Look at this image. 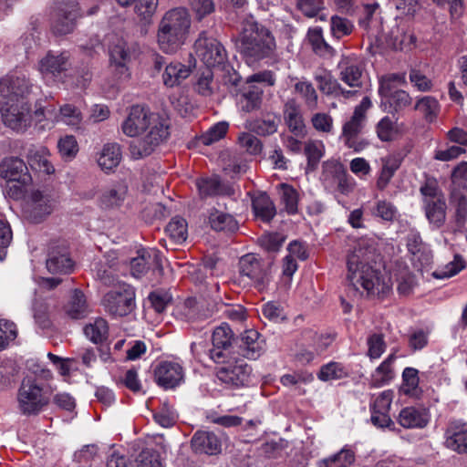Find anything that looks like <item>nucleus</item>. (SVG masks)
<instances>
[{"label":"nucleus","instance_id":"obj_1","mask_svg":"<svg viewBox=\"0 0 467 467\" xmlns=\"http://www.w3.org/2000/svg\"><path fill=\"white\" fill-rule=\"evenodd\" d=\"M121 128L123 133L129 137L142 135L130 144V152L134 160L150 155L170 134L169 120L157 113L150 112L140 105L131 107Z\"/></svg>","mask_w":467,"mask_h":467},{"label":"nucleus","instance_id":"obj_2","mask_svg":"<svg viewBox=\"0 0 467 467\" xmlns=\"http://www.w3.org/2000/svg\"><path fill=\"white\" fill-rule=\"evenodd\" d=\"M375 251L370 240L356 241L347 257L348 279L357 291L363 288L368 295L384 297L391 292L392 282L389 275L381 274L369 265Z\"/></svg>","mask_w":467,"mask_h":467},{"label":"nucleus","instance_id":"obj_3","mask_svg":"<svg viewBox=\"0 0 467 467\" xmlns=\"http://www.w3.org/2000/svg\"><path fill=\"white\" fill-rule=\"evenodd\" d=\"M275 41L271 32L253 17L243 23L239 49L248 64H254L273 55Z\"/></svg>","mask_w":467,"mask_h":467},{"label":"nucleus","instance_id":"obj_4","mask_svg":"<svg viewBox=\"0 0 467 467\" xmlns=\"http://www.w3.org/2000/svg\"><path fill=\"white\" fill-rule=\"evenodd\" d=\"M190 26L191 19L185 8L178 7L166 12L159 23V47L165 53H175L184 45Z\"/></svg>","mask_w":467,"mask_h":467},{"label":"nucleus","instance_id":"obj_5","mask_svg":"<svg viewBox=\"0 0 467 467\" xmlns=\"http://www.w3.org/2000/svg\"><path fill=\"white\" fill-rule=\"evenodd\" d=\"M17 408L26 416L37 415L50 401L49 392L33 379H25L17 391Z\"/></svg>","mask_w":467,"mask_h":467},{"label":"nucleus","instance_id":"obj_6","mask_svg":"<svg viewBox=\"0 0 467 467\" xmlns=\"http://www.w3.org/2000/svg\"><path fill=\"white\" fill-rule=\"evenodd\" d=\"M81 16L77 0H55L51 11V30L55 35L71 33Z\"/></svg>","mask_w":467,"mask_h":467},{"label":"nucleus","instance_id":"obj_7","mask_svg":"<svg viewBox=\"0 0 467 467\" xmlns=\"http://www.w3.org/2000/svg\"><path fill=\"white\" fill-rule=\"evenodd\" d=\"M106 312L113 317H125L135 307V290L128 284H119L102 298Z\"/></svg>","mask_w":467,"mask_h":467},{"label":"nucleus","instance_id":"obj_8","mask_svg":"<svg viewBox=\"0 0 467 467\" xmlns=\"http://www.w3.org/2000/svg\"><path fill=\"white\" fill-rule=\"evenodd\" d=\"M4 123L14 130H24L31 121L30 104L24 98L8 96L1 107Z\"/></svg>","mask_w":467,"mask_h":467},{"label":"nucleus","instance_id":"obj_9","mask_svg":"<svg viewBox=\"0 0 467 467\" xmlns=\"http://www.w3.org/2000/svg\"><path fill=\"white\" fill-rule=\"evenodd\" d=\"M194 48L198 57L208 68L220 67L227 60L223 46L216 38L209 36L206 31L200 33L195 40Z\"/></svg>","mask_w":467,"mask_h":467},{"label":"nucleus","instance_id":"obj_10","mask_svg":"<svg viewBox=\"0 0 467 467\" xmlns=\"http://www.w3.org/2000/svg\"><path fill=\"white\" fill-rule=\"evenodd\" d=\"M55 204L56 200L49 190H32L25 206L26 216L34 223H41L51 214Z\"/></svg>","mask_w":467,"mask_h":467},{"label":"nucleus","instance_id":"obj_11","mask_svg":"<svg viewBox=\"0 0 467 467\" xmlns=\"http://www.w3.org/2000/svg\"><path fill=\"white\" fill-rule=\"evenodd\" d=\"M236 339L227 324L217 327L212 335L213 348L209 350L210 358L216 364H224L234 350Z\"/></svg>","mask_w":467,"mask_h":467},{"label":"nucleus","instance_id":"obj_12","mask_svg":"<svg viewBox=\"0 0 467 467\" xmlns=\"http://www.w3.org/2000/svg\"><path fill=\"white\" fill-rule=\"evenodd\" d=\"M216 370V376L223 383L240 388L250 383L252 368L244 360H235L234 363L222 364Z\"/></svg>","mask_w":467,"mask_h":467},{"label":"nucleus","instance_id":"obj_13","mask_svg":"<svg viewBox=\"0 0 467 467\" xmlns=\"http://www.w3.org/2000/svg\"><path fill=\"white\" fill-rule=\"evenodd\" d=\"M239 273L247 277L259 290L269 282V276L264 264L253 254H247L239 260Z\"/></svg>","mask_w":467,"mask_h":467},{"label":"nucleus","instance_id":"obj_14","mask_svg":"<svg viewBox=\"0 0 467 467\" xmlns=\"http://www.w3.org/2000/svg\"><path fill=\"white\" fill-rule=\"evenodd\" d=\"M0 177L27 185L32 182L31 174L25 161L15 156L5 157L0 161Z\"/></svg>","mask_w":467,"mask_h":467},{"label":"nucleus","instance_id":"obj_15","mask_svg":"<svg viewBox=\"0 0 467 467\" xmlns=\"http://www.w3.org/2000/svg\"><path fill=\"white\" fill-rule=\"evenodd\" d=\"M36 117H44L53 122H62L67 126L78 128L82 120L80 110L70 104L62 106L58 112L54 108L37 109L35 111Z\"/></svg>","mask_w":467,"mask_h":467},{"label":"nucleus","instance_id":"obj_16","mask_svg":"<svg viewBox=\"0 0 467 467\" xmlns=\"http://www.w3.org/2000/svg\"><path fill=\"white\" fill-rule=\"evenodd\" d=\"M68 55L66 52L55 54L49 51L38 63V70L46 79L57 80L61 73L69 67Z\"/></svg>","mask_w":467,"mask_h":467},{"label":"nucleus","instance_id":"obj_17","mask_svg":"<svg viewBox=\"0 0 467 467\" xmlns=\"http://www.w3.org/2000/svg\"><path fill=\"white\" fill-rule=\"evenodd\" d=\"M161 254L155 249H140L138 256L130 261V273L136 278L144 275L150 268L161 269Z\"/></svg>","mask_w":467,"mask_h":467},{"label":"nucleus","instance_id":"obj_18","mask_svg":"<svg viewBox=\"0 0 467 467\" xmlns=\"http://www.w3.org/2000/svg\"><path fill=\"white\" fill-rule=\"evenodd\" d=\"M154 376L158 385L164 389H173L182 382L183 369L177 362L162 361L155 368Z\"/></svg>","mask_w":467,"mask_h":467},{"label":"nucleus","instance_id":"obj_19","mask_svg":"<svg viewBox=\"0 0 467 467\" xmlns=\"http://www.w3.org/2000/svg\"><path fill=\"white\" fill-rule=\"evenodd\" d=\"M236 352L248 359L258 358L265 351V340L255 330L245 331L235 342Z\"/></svg>","mask_w":467,"mask_h":467},{"label":"nucleus","instance_id":"obj_20","mask_svg":"<svg viewBox=\"0 0 467 467\" xmlns=\"http://www.w3.org/2000/svg\"><path fill=\"white\" fill-rule=\"evenodd\" d=\"M283 118L288 130L296 137H304L306 125L301 111V107L296 99H288L283 107Z\"/></svg>","mask_w":467,"mask_h":467},{"label":"nucleus","instance_id":"obj_21","mask_svg":"<svg viewBox=\"0 0 467 467\" xmlns=\"http://www.w3.org/2000/svg\"><path fill=\"white\" fill-rule=\"evenodd\" d=\"M47 268L52 274H69L73 269V261L65 245L52 246L47 258Z\"/></svg>","mask_w":467,"mask_h":467},{"label":"nucleus","instance_id":"obj_22","mask_svg":"<svg viewBox=\"0 0 467 467\" xmlns=\"http://www.w3.org/2000/svg\"><path fill=\"white\" fill-rule=\"evenodd\" d=\"M366 118L359 116L358 113L353 112L351 118L343 125L342 138L345 144L353 149L355 151L362 150L366 143L358 141V135L361 132Z\"/></svg>","mask_w":467,"mask_h":467},{"label":"nucleus","instance_id":"obj_23","mask_svg":"<svg viewBox=\"0 0 467 467\" xmlns=\"http://www.w3.org/2000/svg\"><path fill=\"white\" fill-rule=\"evenodd\" d=\"M445 446L458 453H467V424L451 421L445 431Z\"/></svg>","mask_w":467,"mask_h":467},{"label":"nucleus","instance_id":"obj_24","mask_svg":"<svg viewBox=\"0 0 467 467\" xmlns=\"http://www.w3.org/2000/svg\"><path fill=\"white\" fill-rule=\"evenodd\" d=\"M196 187L202 199L218 195L231 196L234 193L233 187L222 182L217 175L196 180Z\"/></svg>","mask_w":467,"mask_h":467},{"label":"nucleus","instance_id":"obj_25","mask_svg":"<svg viewBox=\"0 0 467 467\" xmlns=\"http://www.w3.org/2000/svg\"><path fill=\"white\" fill-rule=\"evenodd\" d=\"M264 90L255 85L245 83L237 94V105L245 113L258 110L263 101Z\"/></svg>","mask_w":467,"mask_h":467},{"label":"nucleus","instance_id":"obj_26","mask_svg":"<svg viewBox=\"0 0 467 467\" xmlns=\"http://www.w3.org/2000/svg\"><path fill=\"white\" fill-rule=\"evenodd\" d=\"M339 78L350 88H360L362 69L359 61L351 57H343L338 63Z\"/></svg>","mask_w":467,"mask_h":467},{"label":"nucleus","instance_id":"obj_27","mask_svg":"<svg viewBox=\"0 0 467 467\" xmlns=\"http://www.w3.org/2000/svg\"><path fill=\"white\" fill-rule=\"evenodd\" d=\"M397 421L405 429H422L429 423V415L424 409L405 407L400 411Z\"/></svg>","mask_w":467,"mask_h":467},{"label":"nucleus","instance_id":"obj_28","mask_svg":"<svg viewBox=\"0 0 467 467\" xmlns=\"http://www.w3.org/2000/svg\"><path fill=\"white\" fill-rule=\"evenodd\" d=\"M315 79L319 90L327 96L349 99L358 94L357 89H345L329 73L316 75Z\"/></svg>","mask_w":467,"mask_h":467},{"label":"nucleus","instance_id":"obj_29","mask_svg":"<svg viewBox=\"0 0 467 467\" xmlns=\"http://www.w3.org/2000/svg\"><path fill=\"white\" fill-rule=\"evenodd\" d=\"M192 449L200 453L216 454L221 451V441L213 433L206 431H198L192 438Z\"/></svg>","mask_w":467,"mask_h":467},{"label":"nucleus","instance_id":"obj_30","mask_svg":"<svg viewBox=\"0 0 467 467\" xmlns=\"http://www.w3.org/2000/svg\"><path fill=\"white\" fill-rule=\"evenodd\" d=\"M191 74L189 67L179 63L171 62L165 66V70L162 74L163 84L166 87L172 88L180 85Z\"/></svg>","mask_w":467,"mask_h":467},{"label":"nucleus","instance_id":"obj_31","mask_svg":"<svg viewBox=\"0 0 467 467\" xmlns=\"http://www.w3.org/2000/svg\"><path fill=\"white\" fill-rule=\"evenodd\" d=\"M66 314L72 319H81L88 313V306L85 295L80 290H74L68 302L65 306Z\"/></svg>","mask_w":467,"mask_h":467},{"label":"nucleus","instance_id":"obj_32","mask_svg":"<svg viewBox=\"0 0 467 467\" xmlns=\"http://www.w3.org/2000/svg\"><path fill=\"white\" fill-rule=\"evenodd\" d=\"M395 359L396 355L392 353L375 369L371 375L370 380V384L373 388H380L389 384L393 379L394 372L392 364Z\"/></svg>","mask_w":467,"mask_h":467},{"label":"nucleus","instance_id":"obj_33","mask_svg":"<svg viewBox=\"0 0 467 467\" xmlns=\"http://www.w3.org/2000/svg\"><path fill=\"white\" fill-rule=\"evenodd\" d=\"M121 158L120 146L115 142L108 143L103 146L98 163L102 170L111 171L119 164Z\"/></svg>","mask_w":467,"mask_h":467},{"label":"nucleus","instance_id":"obj_34","mask_svg":"<svg viewBox=\"0 0 467 467\" xmlns=\"http://www.w3.org/2000/svg\"><path fill=\"white\" fill-rule=\"evenodd\" d=\"M253 210L256 218L269 223L276 214V209L266 193L256 196L252 202Z\"/></svg>","mask_w":467,"mask_h":467},{"label":"nucleus","instance_id":"obj_35","mask_svg":"<svg viewBox=\"0 0 467 467\" xmlns=\"http://www.w3.org/2000/svg\"><path fill=\"white\" fill-rule=\"evenodd\" d=\"M48 157L49 152L45 147L31 150L27 156L28 163L33 170L45 174H51L55 171V169Z\"/></svg>","mask_w":467,"mask_h":467},{"label":"nucleus","instance_id":"obj_36","mask_svg":"<svg viewBox=\"0 0 467 467\" xmlns=\"http://www.w3.org/2000/svg\"><path fill=\"white\" fill-rule=\"evenodd\" d=\"M209 223L214 231L235 232L238 223L230 213L213 209L209 214Z\"/></svg>","mask_w":467,"mask_h":467},{"label":"nucleus","instance_id":"obj_37","mask_svg":"<svg viewBox=\"0 0 467 467\" xmlns=\"http://www.w3.org/2000/svg\"><path fill=\"white\" fill-rule=\"evenodd\" d=\"M381 169L376 182V186L379 191H384L394 176L395 172L400 166V161L392 156L380 159Z\"/></svg>","mask_w":467,"mask_h":467},{"label":"nucleus","instance_id":"obj_38","mask_svg":"<svg viewBox=\"0 0 467 467\" xmlns=\"http://www.w3.org/2000/svg\"><path fill=\"white\" fill-rule=\"evenodd\" d=\"M446 203L443 200H430L425 202L426 216L434 228H440L445 222Z\"/></svg>","mask_w":467,"mask_h":467},{"label":"nucleus","instance_id":"obj_39","mask_svg":"<svg viewBox=\"0 0 467 467\" xmlns=\"http://www.w3.org/2000/svg\"><path fill=\"white\" fill-rule=\"evenodd\" d=\"M278 123L277 116L267 113L263 118L251 121L249 129L259 136H269L277 131Z\"/></svg>","mask_w":467,"mask_h":467},{"label":"nucleus","instance_id":"obj_40","mask_svg":"<svg viewBox=\"0 0 467 467\" xmlns=\"http://www.w3.org/2000/svg\"><path fill=\"white\" fill-rule=\"evenodd\" d=\"M109 57L111 66H114L116 70L120 76H128L127 62L130 59V55L126 47L125 42L119 40L115 46L109 48Z\"/></svg>","mask_w":467,"mask_h":467},{"label":"nucleus","instance_id":"obj_41","mask_svg":"<svg viewBox=\"0 0 467 467\" xmlns=\"http://www.w3.org/2000/svg\"><path fill=\"white\" fill-rule=\"evenodd\" d=\"M389 103V112L392 115L399 113L411 104L410 94L401 89H392L388 95H380Z\"/></svg>","mask_w":467,"mask_h":467},{"label":"nucleus","instance_id":"obj_42","mask_svg":"<svg viewBox=\"0 0 467 467\" xmlns=\"http://www.w3.org/2000/svg\"><path fill=\"white\" fill-rule=\"evenodd\" d=\"M355 462V452L345 446L341 451L318 462V467H349Z\"/></svg>","mask_w":467,"mask_h":467},{"label":"nucleus","instance_id":"obj_43","mask_svg":"<svg viewBox=\"0 0 467 467\" xmlns=\"http://www.w3.org/2000/svg\"><path fill=\"white\" fill-rule=\"evenodd\" d=\"M128 192L124 183H117L106 190L101 195V203L107 208H113L121 205Z\"/></svg>","mask_w":467,"mask_h":467},{"label":"nucleus","instance_id":"obj_44","mask_svg":"<svg viewBox=\"0 0 467 467\" xmlns=\"http://www.w3.org/2000/svg\"><path fill=\"white\" fill-rule=\"evenodd\" d=\"M370 214L384 222H393L398 216V209L389 201L385 199L378 200L370 208Z\"/></svg>","mask_w":467,"mask_h":467},{"label":"nucleus","instance_id":"obj_45","mask_svg":"<svg viewBox=\"0 0 467 467\" xmlns=\"http://www.w3.org/2000/svg\"><path fill=\"white\" fill-rule=\"evenodd\" d=\"M108 332V323L100 317L84 327L85 336L95 344L103 342L107 338Z\"/></svg>","mask_w":467,"mask_h":467},{"label":"nucleus","instance_id":"obj_46","mask_svg":"<svg viewBox=\"0 0 467 467\" xmlns=\"http://www.w3.org/2000/svg\"><path fill=\"white\" fill-rule=\"evenodd\" d=\"M308 40L314 52L321 57H330L334 49L324 39L321 28H313L308 31Z\"/></svg>","mask_w":467,"mask_h":467},{"label":"nucleus","instance_id":"obj_47","mask_svg":"<svg viewBox=\"0 0 467 467\" xmlns=\"http://www.w3.org/2000/svg\"><path fill=\"white\" fill-rule=\"evenodd\" d=\"M167 234L177 244H182L187 239V222L180 216L173 217L167 224Z\"/></svg>","mask_w":467,"mask_h":467},{"label":"nucleus","instance_id":"obj_48","mask_svg":"<svg viewBox=\"0 0 467 467\" xmlns=\"http://www.w3.org/2000/svg\"><path fill=\"white\" fill-rule=\"evenodd\" d=\"M451 203L456 210V223L459 226H463L467 215V193L458 189L451 192Z\"/></svg>","mask_w":467,"mask_h":467},{"label":"nucleus","instance_id":"obj_49","mask_svg":"<svg viewBox=\"0 0 467 467\" xmlns=\"http://www.w3.org/2000/svg\"><path fill=\"white\" fill-rule=\"evenodd\" d=\"M348 376L345 367L338 362H329L323 365L317 373V379L321 381L341 379Z\"/></svg>","mask_w":467,"mask_h":467},{"label":"nucleus","instance_id":"obj_50","mask_svg":"<svg viewBox=\"0 0 467 467\" xmlns=\"http://www.w3.org/2000/svg\"><path fill=\"white\" fill-rule=\"evenodd\" d=\"M322 179L327 185H334L346 173V169L337 161H327L322 165Z\"/></svg>","mask_w":467,"mask_h":467},{"label":"nucleus","instance_id":"obj_51","mask_svg":"<svg viewBox=\"0 0 467 467\" xmlns=\"http://www.w3.org/2000/svg\"><path fill=\"white\" fill-rule=\"evenodd\" d=\"M325 153V145L320 140L308 141L305 146V154L307 158V168L316 170Z\"/></svg>","mask_w":467,"mask_h":467},{"label":"nucleus","instance_id":"obj_52","mask_svg":"<svg viewBox=\"0 0 467 467\" xmlns=\"http://www.w3.org/2000/svg\"><path fill=\"white\" fill-rule=\"evenodd\" d=\"M415 109L420 111L427 121L431 122L440 110V105L435 98L425 96L417 101Z\"/></svg>","mask_w":467,"mask_h":467},{"label":"nucleus","instance_id":"obj_53","mask_svg":"<svg viewBox=\"0 0 467 467\" xmlns=\"http://www.w3.org/2000/svg\"><path fill=\"white\" fill-rule=\"evenodd\" d=\"M295 90L305 100L306 106L313 110L317 107V93L312 85L308 81H298L295 84Z\"/></svg>","mask_w":467,"mask_h":467},{"label":"nucleus","instance_id":"obj_54","mask_svg":"<svg viewBox=\"0 0 467 467\" xmlns=\"http://www.w3.org/2000/svg\"><path fill=\"white\" fill-rule=\"evenodd\" d=\"M354 30L353 23L346 18L338 16H333L330 19V31L333 37L340 39L349 36Z\"/></svg>","mask_w":467,"mask_h":467},{"label":"nucleus","instance_id":"obj_55","mask_svg":"<svg viewBox=\"0 0 467 467\" xmlns=\"http://www.w3.org/2000/svg\"><path fill=\"white\" fill-rule=\"evenodd\" d=\"M464 267L465 265L462 257L461 255H455L452 261L436 269L432 273V276L436 279L450 278L457 275L459 272L464 269Z\"/></svg>","mask_w":467,"mask_h":467},{"label":"nucleus","instance_id":"obj_56","mask_svg":"<svg viewBox=\"0 0 467 467\" xmlns=\"http://www.w3.org/2000/svg\"><path fill=\"white\" fill-rule=\"evenodd\" d=\"M229 128V123L226 121H220L212 126L205 133H203L199 140L203 145L209 146L221 139H223Z\"/></svg>","mask_w":467,"mask_h":467},{"label":"nucleus","instance_id":"obj_57","mask_svg":"<svg viewBox=\"0 0 467 467\" xmlns=\"http://www.w3.org/2000/svg\"><path fill=\"white\" fill-rule=\"evenodd\" d=\"M396 121L392 120L389 117L382 118L376 127V131L379 139L381 141H390L394 139L397 133Z\"/></svg>","mask_w":467,"mask_h":467},{"label":"nucleus","instance_id":"obj_58","mask_svg":"<svg viewBox=\"0 0 467 467\" xmlns=\"http://www.w3.org/2000/svg\"><path fill=\"white\" fill-rule=\"evenodd\" d=\"M406 239L409 252L414 256L420 254L424 257L425 262L428 263L430 260V254L425 252V245L421 240L420 233L411 231L408 234Z\"/></svg>","mask_w":467,"mask_h":467},{"label":"nucleus","instance_id":"obj_59","mask_svg":"<svg viewBox=\"0 0 467 467\" xmlns=\"http://www.w3.org/2000/svg\"><path fill=\"white\" fill-rule=\"evenodd\" d=\"M240 146L244 149L248 153L257 155L263 150L261 140L250 132H243L238 137Z\"/></svg>","mask_w":467,"mask_h":467},{"label":"nucleus","instance_id":"obj_60","mask_svg":"<svg viewBox=\"0 0 467 467\" xmlns=\"http://www.w3.org/2000/svg\"><path fill=\"white\" fill-rule=\"evenodd\" d=\"M284 242V235L278 233L265 234L258 239L260 246L267 252H277Z\"/></svg>","mask_w":467,"mask_h":467},{"label":"nucleus","instance_id":"obj_61","mask_svg":"<svg viewBox=\"0 0 467 467\" xmlns=\"http://www.w3.org/2000/svg\"><path fill=\"white\" fill-rule=\"evenodd\" d=\"M57 148L62 158L67 160L73 159L78 151V142L72 135L61 138L57 143Z\"/></svg>","mask_w":467,"mask_h":467},{"label":"nucleus","instance_id":"obj_62","mask_svg":"<svg viewBox=\"0 0 467 467\" xmlns=\"http://www.w3.org/2000/svg\"><path fill=\"white\" fill-rule=\"evenodd\" d=\"M74 457L80 464L79 467H92V462L98 457V447L94 444L85 445Z\"/></svg>","mask_w":467,"mask_h":467},{"label":"nucleus","instance_id":"obj_63","mask_svg":"<svg viewBox=\"0 0 467 467\" xmlns=\"http://www.w3.org/2000/svg\"><path fill=\"white\" fill-rule=\"evenodd\" d=\"M135 467H162V463L157 451L147 449L138 455Z\"/></svg>","mask_w":467,"mask_h":467},{"label":"nucleus","instance_id":"obj_64","mask_svg":"<svg viewBox=\"0 0 467 467\" xmlns=\"http://www.w3.org/2000/svg\"><path fill=\"white\" fill-rule=\"evenodd\" d=\"M451 190L458 189L467 193V163L457 166L451 174Z\"/></svg>","mask_w":467,"mask_h":467}]
</instances>
